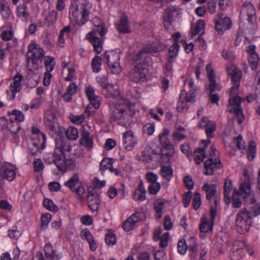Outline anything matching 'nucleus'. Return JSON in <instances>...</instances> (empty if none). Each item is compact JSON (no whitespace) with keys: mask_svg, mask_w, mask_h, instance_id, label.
I'll return each mask as SVG.
<instances>
[{"mask_svg":"<svg viewBox=\"0 0 260 260\" xmlns=\"http://www.w3.org/2000/svg\"><path fill=\"white\" fill-rule=\"evenodd\" d=\"M226 70L228 73L232 76L233 83L232 87L230 89L229 105L228 107V111L231 113H235L238 122L241 123L244 120V116L241 106V98L238 94L242 72L233 64L227 67Z\"/></svg>","mask_w":260,"mask_h":260,"instance_id":"nucleus-1","label":"nucleus"},{"mask_svg":"<svg viewBox=\"0 0 260 260\" xmlns=\"http://www.w3.org/2000/svg\"><path fill=\"white\" fill-rule=\"evenodd\" d=\"M71 147L63 141L59 140L56 142L54 152L44 154L43 160L48 164L54 163L59 170L65 172L67 169L71 170L75 167V163L71 159L66 158L65 151L70 152Z\"/></svg>","mask_w":260,"mask_h":260,"instance_id":"nucleus-2","label":"nucleus"},{"mask_svg":"<svg viewBox=\"0 0 260 260\" xmlns=\"http://www.w3.org/2000/svg\"><path fill=\"white\" fill-rule=\"evenodd\" d=\"M202 142L203 147L197 148L194 152V159L197 164H200L206 157H209L204 163L206 170L205 174L207 175H211L215 170L221 167V164L218 158V152L215 146L212 145L210 148V152H208L209 154H206L205 150L210 143V140H204Z\"/></svg>","mask_w":260,"mask_h":260,"instance_id":"nucleus-3","label":"nucleus"},{"mask_svg":"<svg viewBox=\"0 0 260 260\" xmlns=\"http://www.w3.org/2000/svg\"><path fill=\"white\" fill-rule=\"evenodd\" d=\"M111 113L110 120L116 121L120 125L127 127L132 121L134 113L124 100L111 102L109 104Z\"/></svg>","mask_w":260,"mask_h":260,"instance_id":"nucleus-4","label":"nucleus"},{"mask_svg":"<svg viewBox=\"0 0 260 260\" xmlns=\"http://www.w3.org/2000/svg\"><path fill=\"white\" fill-rule=\"evenodd\" d=\"M92 5L81 0H73L69 9V18L79 25L85 24L89 19Z\"/></svg>","mask_w":260,"mask_h":260,"instance_id":"nucleus-5","label":"nucleus"},{"mask_svg":"<svg viewBox=\"0 0 260 260\" xmlns=\"http://www.w3.org/2000/svg\"><path fill=\"white\" fill-rule=\"evenodd\" d=\"M92 22L94 28L86 35V38L92 44L96 53L100 54L103 50V42L107 32V28L99 17H94Z\"/></svg>","mask_w":260,"mask_h":260,"instance_id":"nucleus-6","label":"nucleus"},{"mask_svg":"<svg viewBox=\"0 0 260 260\" xmlns=\"http://www.w3.org/2000/svg\"><path fill=\"white\" fill-rule=\"evenodd\" d=\"M45 52L42 47L32 42L28 47L27 52V69L32 73H36L39 67V61H42Z\"/></svg>","mask_w":260,"mask_h":260,"instance_id":"nucleus-7","label":"nucleus"},{"mask_svg":"<svg viewBox=\"0 0 260 260\" xmlns=\"http://www.w3.org/2000/svg\"><path fill=\"white\" fill-rule=\"evenodd\" d=\"M251 213L246 208H242L236 214L235 221L237 229L240 234L248 232L252 224Z\"/></svg>","mask_w":260,"mask_h":260,"instance_id":"nucleus-8","label":"nucleus"},{"mask_svg":"<svg viewBox=\"0 0 260 260\" xmlns=\"http://www.w3.org/2000/svg\"><path fill=\"white\" fill-rule=\"evenodd\" d=\"M120 52L118 50L105 52L104 61L107 64L112 73L117 74L121 72L122 69L120 64Z\"/></svg>","mask_w":260,"mask_h":260,"instance_id":"nucleus-9","label":"nucleus"},{"mask_svg":"<svg viewBox=\"0 0 260 260\" xmlns=\"http://www.w3.org/2000/svg\"><path fill=\"white\" fill-rule=\"evenodd\" d=\"M215 28L219 35L230 29L232 26V22L231 18L228 16H224L221 12L218 13L214 17Z\"/></svg>","mask_w":260,"mask_h":260,"instance_id":"nucleus-10","label":"nucleus"},{"mask_svg":"<svg viewBox=\"0 0 260 260\" xmlns=\"http://www.w3.org/2000/svg\"><path fill=\"white\" fill-rule=\"evenodd\" d=\"M17 168L15 165L8 162L0 164V175L8 181H13L16 176Z\"/></svg>","mask_w":260,"mask_h":260,"instance_id":"nucleus-11","label":"nucleus"},{"mask_svg":"<svg viewBox=\"0 0 260 260\" xmlns=\"http://www.w3.org/2000/svg\"><path fill=\"white\" fill-rule=\"evenodd\" d=\"M46 147V137L43 134H40L36 139L31 138V144L29 147L32 155H36L40 149H43Z\"/></svg>","mask_w":260,"mask_h":260,"instance_id":"nucleus-12","label":"nucleus"},{"mask_svg":"<svg viewBox=\"0 0 260 260\" xmlns=\"http://www.w3.org/2000/svg\"><path fill=\"white\" fill-rule=\"evenodd\" d=\"M123 146L127 151H131L137 143V138L134 132L128 131L123 133Z\"/></svg>","mask_w":260,"mask_h":260,"instance_id":"nucleus-13","label":"nucleus"},{"mask_svg":"<svg viewBox=\"0 0 260 260\" xmlns=\"http://www.w3.org/2000/svg\"><path fill=\"white\" fill-rule=\"evenodd\" d=\"M141 160L146 164L150 163L152 161L161 163L162 161L160 158V153L150 149L144 150L142 152Z\"/></svg>","mask_w":260,"mask_h":260,"instance_id":"nucleus-14","label":"nucleus"},{"mask_svg":"<svg viewBox=\"0 0 260 260\" xmlns=\"http://www.w3.org/2000/svg\"><path fill=\"white\" fill-rule=\"evenodd\" d=\"M128 75L131 80L137 83L144 81L146 77L145 69L141 68L139 64L135 66Z\"/></svg>","mask_w":260,"mask_h":260,"instance_id":"nucleus-15","label":"nucleus"},{"mask_svg":"<svg viewBox=\"0 0 260 260\" xmlns=\"http://www.w3.org/2000/svg\"><path fill=\"white\" fill-rule=\"evenodd\" d=\"M143 217V214L137 212L133 214L123 224V229L125 231H129L135 226L136 224Z\"/></svg>","mask_w":260,"mask_h":260,"instance_id":"nucleus-16","label":"nucleus"},{"mask_svg":"<svg viewBox=\"0 0 260 260\" xmlns=\"http://www.w3.org/2000/svg\"><path fill=\"white\" fill-rule=\"evenodd\" d=\"M23 77L17 73L13 78L12 81L10 85V90L12 93V98L14 99L16 94L20 91L21 88V81Z\"/></svg>","mask_w":260,"mask_h":260,"instance_id":"nucleus-17","label":"nucleus"},{"mask_svg":"<svg viewBox=\"0 0 260 260\" xmlns=\"http://www.w3.org/2000/svg\"><path fill=\"white\" fill-rule=\"evenodd\" d=\"M206 69L209 80L210 82L209 85L210 93H213L216 90H220L221 89V87L216 83L215 76L211 64L210 63L208 64L206 66Z\"/></svg>","mask_w":260,"mask_h":260,"instance_id":"nucleus-18","label":"nucleus"},{"mask_svg":"<svg viewBox=\"0 0 260 260\" xmlns=\"http://www.w3.org/2000/svg\"><path fill=\"white\" fill-rule=\"evenodd\" d=\"M87 203L92 212H96L99 209L100 201L99 195L96 192L89 191L87 194Z\"/></svg>","mask_w":260,"mask_h":260,"instance_id":"nucleus-19","label":"nucleus"},{"mask_svg":"<svg viewBox=\"0 0 260 260\" xmlns=\"http://www.w3.org/2000/svg\"><path fill=\"white\" fill-rule=\"evenodd\" d=\"M115 26L119 32L126 34L131 32V27L127 17L123 15L117 20Z\"/></svg>","mask_w":260,"mask_h":260,"instance_id":"nucleus-20","label":"nucleus"},{"mask_svg":"<svg viewBox=\"0 0 260 260\" xmlns=\"http://www.w3.org/2000/svg\"><path fill=\"white\" fill-rule=\"evenodd\" d=\"M80 143L81 145L84 146L88 150H91L93 147V139L89 132L85 128H83Z\"/></svg>","mask_w":260,"mask_h":260,"instance_id":"nucleus-21","label":"nucleus"},{"mask_svg":"<svg viewBox=\"0 0 260 260\" xmlns=\"http://www.w3.org/2000/svg\"><path fill=\"white\" fill-rule=\"evenodd\" d=\"M241 13L246 14L248 16V21L250 23H253L255 18V10L251 3L245 4L242 7Z\"/></svg>","mask_w":260,"mask_h":260,"instance_id":"nucleus-22","label":"nucleus"},{"mask_svg":"<svg viewBox=\"0 0 260 260\" xmlns=\"http://www.w3.org/2000/svg\"><path fill=\"white\" fill-rule=\"evenodd\" d=\"M146 190L143 182L141 181L134 192L133 193V199L137 201H143L145 200Z\"/></svg>","mask_w":260,"mask_h":260,"instance_id":"nucleus-23","label":"nucleus"},{"mask_svg":"<svg viewBox=\"0 0 260 260\" xmlns=\"http://www.w3.org/2000/svg\"><path fill=\"white\" fill-rule=\"evenodd\" d=\"M214 221L203 215L200 219V230L202 233H207L213 230Z\"/></svg>","mask_w":260,"mask_h":260,"instance_id":"nucleus-24","label":"nucleus"},{"mask_svg":"<svg viewBox=\"0 0 260 260\" xmlns=\"http://www.w3.org/2000/svg\"><path fill=\"white\" fill-rule=\"evenodd\" d=\"M102 91L106 98H116L120 94L119 90L110 84L107 85Z\"/></svg>","mask_w":260,"mask_h":260,"instance_id":"nucleus-25","label":"nucleus"},{"mask_svg":"<svg viewBox=\"0 0 260 260\" xmlns=\"http://www.w3.org/2000/svg\"><path fill=\"white\" fill-rule=\"evenodd\" d=\"M153 52H154V50L151 46H147L138 53L135 54L132 57L133 60L134 62H137L140 61L143 57H146L148 53H152Z\"/></svg>","mask_w":260,"mask_h":260,"instance_id":"nucleus-26","label":"nucleus"},{"mask_svg":"<svg viewBox=\"0 0 260 260\" xmlns=\"http://www.w3.org/2000/svg\"><path fill=\"white\" fill-rule=\"evenodd\" d=\"M89 111L86 109L82 114L79 115H71L70 119L73 123L76 124H80L84 121L86 118L89 117Z\"/></svg>","mask_w":260,"mask_h":260,"instance_id":"nucleus-27","label":"nucleus"},{"mask_svg":"<svg viewBox=\"0 0 260 260\" xmlns=\"http://www.w3.org/2000/svg\"><path fill=\"white\" fill-rule=\"evenodd\" d=\"M203 189L206 192V198L207 200H211L215 197L216 192V186L215 185L205 183L203 186Z\"/></svg>","mask_w":260,"mask_h":260,"instance_id":"nucleus-28","label":"nucleus"},{"mask_svg":"<svg viewBox=\"0 0 260 260\" xmlns=\"http://www.w3.org/2000/svg\"><path fill=\"white\" fill-rule=\"evenodd\" d=\"M79 176L78 174L75 173L70 178L69 180L64 183V186L69 188L72 191H74L75 187L79 184Z\"/></svg>","mask_w":260,"mask_h":260,"instance_id":"nucleus-29","label":"nucleus"},{"mask_svg":"<svg viewBox=\"0 0 260 260\" xmlns=\"http://www.w3.org/2000/svg\"><path fill=\"white\" fill-rule=\"evenodd\" d=\"M196 96V94L194 90L191 89L187 93L184 90H182L180 94L179 98L181 100H185L186 102L193 103L195 102Z\"/></svg>","mask_w":260,"mask_h":260,"instance_id":"nucleus-30","label":"nucleus"},{"mask_svg":"<svg viewBox=\"0 0 260 260\" xmlns=\"http://www.w3.org/2000/svg\"><path fill=\"white\" fill-rule=\"evenodd\" d=\"M233 189L232 180L226 178L224 183V195L225 203H229L230 201V194Z\"/></svg>","mask_w":260,"mask_h":260,"instance_id":"nucleus-31","label":"nucleus"},{"mask_svg":"<svg viewBox=\"0 0 260 260\" xmlns=\"http://www.w3.org/2000/svg\"><path fill=\"white\" fill-rule=\"evenodd\" d=\"M251 192V187L248 182H243L242 183L239 188L238 195L242 197L243 198L246 199L249 197Z\"/></svg>","mask_w":260,"mask_h":260,"instance_id":"nucleus-32","label":"nucleus"},{"mask_svg":"<svg viewBox=\"0 0 260 260\" xmlns=\"http://www.w3.org/2000/svg\"><path fill=\"white\" fill-rule=\"evenodd\" d=\"M165 200L162 199H159L154 203V209L156 212L157 218H160L162 216V210L164 208Z\"/></svg>","mask_w":260,"mask_h":260,"instance_id":"nucleus-33","label":"nucleus"},{"mask_svg":"<svg viewBox=\"0 0 260 260\" xmlns=\"http://www.w3.org/2000/svg\"><path fill=\"white\" fill-rule=\"evenodd\" d=\"M46 257L50 260H59L60 257L56 255L53 247L50 244H46L44 247Z\"/></svg>","mask_w":260,"mask_h":260,"instance_id":"nucleus-34","label":"nucleus"},{"mask_svg":"<svg viewBox=\"0 0 260 260\" xmlns=\"http://www.w3.org/2000/svg\"><path fill=\"white\" fill-rule=\"evenodd\" d=\"M164 147L166 150L168 151V152L160 154V157L161 159L163 158L164 156L167 157H172L175 153V148L174 145L171 143L170 142H168L165 144H164Z\"/></svg>","mask_w":260,"mask_h":260,"instance_id":"nucleus-35","label":"nucleus"},{"mask_svg":"<svg viewBox=\"0 0 260 260\" xmlns=\"http://www.w3.org/2000/svg\"><path fill=\"white\" fill-rule=\"evenodd\" d=\"M173 169L170 166H162L160 170L161 176L167 180H170L173 176Z\"/></svg>","mask_w":260,"mask_h":260,"instance_id":"nucleus-36","label":"nucleus"},{"mask_svg":"<svg viewBox=\"0 0 260 260\" xmlns=\"http://www.w3.org/2000/svg\"><path fill=\"white\" fill-rule=\"evenodd\" d=\"M58 13L54 10L49 12L46 18L45 19V23L48 26L52 25L55 24L57 20Z\"/></svg>","mask_w":260,"mask_h":260,"instance_id":"nucleus-37","label":"nucleus"},{"mask_svg":"<svg viewBox=\"0 0 260 260\" xmlns=\"http://www.w3.org/2000/svg\"><path fill=\"white\" fill-rule=\"evenodd\" d=\"M17 15L22 20H26L29 16L27 7L25 5H19L17 8Z\"/></svg>","mask_w":260,"mask_h":260,"instance_id":"nucleus-38","label":"nucleus"},{"mask_svg":"<svg viewBox=\"0 0 260 260\" xmlns=\"http://www.w3.org/2000/svg\"><path fill=\"white\" fill-rule=\"evenodd\" d=\"M66 136L69 140H75L78 138V131L74 126H70L66 132Z\"/></svg>","mask_w":260,"mask_h":260,"instance_id":"nucleus-39","label":"nucleus"},{"mask_svg":"<svg viewBox=\"0 0 260 260\" xmlns=\"http://www.w3.org/2000/svg\"><path fill=\"white\" fill-rule=\"evenodd\" d=\"M216 128V125L215 122L213 121H210L206 126V133L208 138L207 140H210V138L214 137V132L215 131Z\"/></svg>","mask_w":260,"mask_h":260,"instance_id":"nucleus-40","label":"nucleus"},{"mask_svg":"<svg viewBox=\"0 0 260 260\" xmlns=\"http://www.w3.org/2000/svg\"><path fill=\"white\" fill-rule=\"evenodd\" d=\"M256 144L253 141L249 142L247 150V157L249 160H252L255 157Z\"/></svg>","mask_w":260,"mask_h":260,"instance_id":"nucleus-41","label":"nucleus"},{"mask_svg":"<svg viewBox=\"0 0 260 260\" xmlns=\"http://www.w3.org/2000/svg\"><path fill=\"white\" fill-rule=\"evenodd\" d=\"M44 63L46 68V72H51L53 70L55 65V62L53 57L50 56H45Z\"/></svg>","mask_w":260,"mask_h":260,"instance_id":"nucleus-42","label":"nucleus"},{"mask_svg":"<svg viewBox=\"0 0 260 260\" xmlns=\"http://www.w3.org/2000/svg\"><path fill=\"white\" fill-rule=\"evenodd\" d=\"M205 27V22L203 20H198L194 28L192 30V35L194 36L200 33H202L204 30Z\"/></svg>","mask_w":260,"mask_h":260,"instance_id":"nucleus-43","label":"nucleus"},{"mask_svg":"<svg viewBox=\"0 0 260 260\" xmlns=\"http://www.w3.org/2000/svg\"><path fill=\"white\" fill-rule=\"evenodd\" d=\"M232 207L234 208H240L242 206V202L238 195V191L235 189L232 196Z\"/></svg>","mask_w":260,"mask_h":260,"instance_id":"nucleus-44","label":"nucleus"},{"mask_svg":"<svg viewBox=\"0 0 260 260\" xmlns=\"http://www.w3.org/2000/svg\"><path fill=\"white\" fill-rule=\"evenodd\" d=\"M114 162V160L110 158H105L101 161L100 167V170L105 171L107 169H110Z\"/></svg>","mask_w":260,"mask_h":260,"instance_id":"nucleus-45","label":"nucleus"},{"mask_svg":"<svg viewBox=\"0 0 260 260\" xmlns=\"http://www.w3.org/2000/svg\"><path fill=\"white\" fill-rule=\"evenodd\" d=\"M91 66L93 71L98 73L101 70V58L99 56H95L92 60Z\"/></svg>","mask_w":260,"mask_h":260,"instance_id":"nucleus-46","label":"nucleus"},{"mask_svg":"<svg viewBox=\"0 0 260 260\" xmlns=\"http://www.w3.org/2000/svg\"><path fill=\"white\" fill-rule=\"evenodd\" d=\"M1 13L3 17L7 18L10 17L11 11L10 9L9 5L6 2L1 3Z\"/></svg>","mask_w":260,"mask_h":260,"instance_id":"nucleus-47","label":"nucleus"},{"mask_svg":"<svg viewBox=\"0 0 260 260\" xmlns=\"http://www.w3.org/2000/svg\"><path fill=\"white\" fill-rule=\"evenodd\" d=\"M244 249L241 248H235L233 247V251L231 254V257L233 260H239L244 255Z\"/></svg>","mask_w":260,"mask_h":260,"instance_id":"nucleus-48","label":"nucleus"},{"mask_svg":"<svg viewBox=\"0 0 260 260\" xmlns=\"http://www.w3.org/2000/svg\"><path fill=\"white\" fill-rule=\"evenodd\" d=\"M43 204L47 209L51 212H56L58 210L57 206L53 203L52 201L49 199H45Z\"/></svg>","mask_w":260,"mask_h":260,"instance_id":"nucleus-49","label":"nucleus"},{"mask_svg":"<svg viewBox=\"0 0 260 260\" xmlns=\"http://www.w3.org/2000/svg\"><path fill=\"white\" fill-rule=\"evenodd\" d=\"M179 50V46L178 43H174L169 48V53L170 57L171 58H175L178 55Z\"/></svg>","mask_w":260,"mask_h":260,"instance_id":"nucleus-50","label":"nucleus"},{"mask_svg":"<svg viewBox=\"0 0 260 260\" xmlns=\"http://www.w3.org/2000/svg\"><path fill=\"white\" fill-rule=\"evenodd\" d=\"M11 115L12 116V118H14L18 122H22L24 120V115L22 112L19 110H13L11 112Z\"/></svg>","mask_w":260,"mask_h":260,"instance_id":"nucleus-51","label":"nucleus"},{"mask_svg":"<svg viewBox=\"0 0 260 260\" xmlns=\"http://www.w3.org/2000/svg\"><path fill=\"white\" fill-rule=\"evenodd\" d=\"M201 205V194L198 192L194 193L193 200L192 205L193 209L196 210L199 209Z\"/></svg>","mask_w":260,"mask_h":260,"instance_id":"nucleus-52","label":"nucleus"},{"mask_svg":"<svg viewBox=\"0 0 260 260\" xmlns=\"http://www.w3.org/2000/svg\"><path fill=\"white\" fill-rule=\"evenodd\" d=\"M8 235L11 239H17L20 236L21 233L18 230L17 226H13L8 231Z\"/></svg>","mask_w":260,"mask_h":260,"instance_id":"nucleus-53","label":"nucleus"},{"mask_svg":"<svg viewBox=\"0 0 260 260\" xmlns=\"http://www.w3.org/2000/svg\"><path fill=\"white\" fill-rule=\"evenodd\" d=\"M169 132V130L168 128H164L158 135V139L161 144H164L169 142L168 140Z\"/></svg>","mask_w":260,"mask_h":260,"instance_id":"nucleus-54","label":"nucleus"},{"mask_svg":"<svg viewBox=\"0 0 260 260\" xmlns=\"http://www.w3.org/2000/svg\"><path fill=\"white\" fill-rule=\"evenodd\" d=\"M248 61L252 70L257 68L259 61V57L257 54H253L249 55Z\"/></svg>","mask_w":260,"mask_h":260,"instance_id":"nucleus-55","label":"nucleus"},{"mask_svg":"<svg viewBox=\"0 0 260 260\" xmlns=\"http://www.w3.org/2000/svg\"><path fill=\"white\" fill-rule=\"evenodd\" d=\"M105 242L108 245L113 246L116 244V238L115 235L111 232L107 233L105 238Z\"/></svg>","mask_w":260,"mask_h":260,"instance_id":"nucleus-56","label":"nucleus"},{"mask_svg":"<svg viewBox=\"0 0 260 260\" xmlns=\"http://www.w3.org/2000/svg\"><path fill=\"white\" fill-rule=\"evenodd\" d=\"M96 81L99 85L102 87V90H103L105 87L109 84L108 82L107 77L105 75L98 76L96 78Z\"/></svg>","mask_w":260,"mask_h":260,"instance_id":"nucleus-57","label":"nucleus"},{"mask_svg":"<svg viewBox=\"0 0 260 260\" xmlns=\"http://www.w3.org/2000/svg\"><path fill=\"white\" fill-rule=\"evenodd\" d=\"M248 212L251 213L252 218L260 215V205L258 204H255L251 205L248 210Z\"/></svg>","mask_w":260,"mask_h":260,"instance_id":"nucleus-58","label":"nucleus"},{"mask_svg":"<svg viewBox=\"0 0 260 260\" xmlns=\"http://www.w3.org/2000/svg\"><path fill=\"white\" fill-rule=\"evenodd\" d=\"M160 189V184L157 182L151 183L148 187V191L150 194H155L159 191Z\"/></svg>","mask_w":260,"mask_h":260,"instance_id":"nucleus-59","label":"nucleus"},{"mask_svg":"<svg viewBox=\"0 0 260 260\" xmlns=\"http://www.w3.org/2000/svg\"><path fill=\"white\" fill-rule=\"evenodd\" d=\"M44 101V99L43 96L37 97L32 101L30 107L33 109H37L42 104Z\"/></svg>","mask_w":260,"mask_h":260,"instance_id":"nucleus-60","label":"nucleus"},{"mask_svg":"<svg viewBox=\"0 0 260 260\" xmlns=\"http://www.w3.org/2000/svg\"><path fill=\"white\" fill-rule=\"evenodd\" d=\"M155 131V124L153 123H147L143 126V132L148 135H151Z\"/></svg>","mask_w":260,"mask_h":260,"instance_id":"nucleus-61","label":"nucleus"},{"mask_svg":"<svg viewBox=\"0 0 260 260\" xmlns=\"http://www.w3.org/2000/svg\"><path fill=\"white\" fill-rule=\"evenodd\" d=\"M34 169L35 172H40L44 169V165L41 159H36L33 161Z\"/></svg>","mask_w":260,"mask_h":260,"instance_id":"nucleus-62","label":"nucleus"},{"mask_svg":"<svg viewBox=\"0 0 260 260\" xmlns=\"http://www.w3.org/2000/svg\"><path fill=\"white\" fill-rule=\"evenodd\" d=\"M51 219V215L50 213L43 214L41 217V226L45 229L46 228Z\"/></svg>","mask_w":260,"mask_h":260,"instance_id":"nucleus-63","label":"nucleus"},{"mask_svg":"<svg viewBox=\"0 0 260 260\" xmlns=\"http://www.w3.org/2000/svg\"><path fill=\"white\" fill-rule=\"evenodd\" d=\"M177 249L178 252L181 255H183L186 253L187 247L184 240H182L178 242Z\"/></svg>","mask_w":260,"mask_h":260,"instance_id":"nucleus-64","label":"nucleus"}]
</instances>
